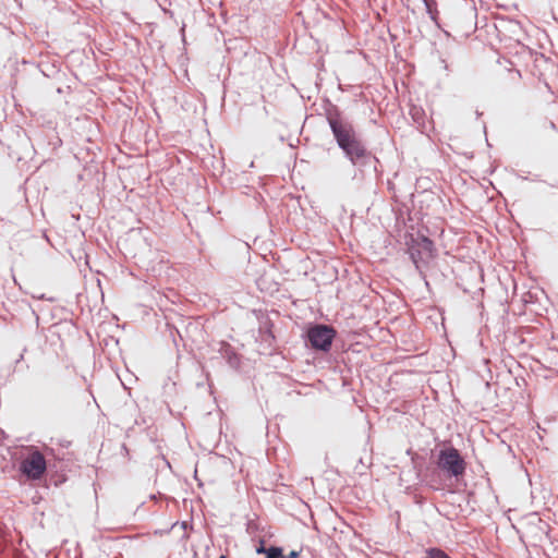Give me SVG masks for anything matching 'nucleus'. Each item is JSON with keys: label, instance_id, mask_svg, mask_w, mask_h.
<instances>
[{"label": "nucleus", "instance_id": "obj_1", "mask_svg": "<svg viewBox=\"0 0 558 558\" xmlns=\"http://www.w3.org/2000/svg\"><path fill=\"white\" fill-rule=\"evenodd\" d=\"M324 114L332 137L344 158L360 172L377 173L378 158L367 149L353 122L330 100L324 106Z\"/></svg>", "mask_w": 558, "mask_h": 558}, {"label": "nucleus", "instance_id": "obj_2", "mask_svg": "<svg viewBox=\"0 0 558 558\" xmlns=\"http://www.w3.org/2000/svg\"><path fill=\"white\" fill-rule=\"evenodd\" d=\"M338 335L336 328L331 325L322 323H308L302 333L305 345L322 353H328Z\"/></svg>", "mask_w": 558, "mask_h": 558}, {"label": "nucleus", "instance_id": "obj_3", "mask_svg": "<svg viewBox=\"0 0 558 558\" xmlns=\"http://www.w3.org/2000/svg\"><path fill=\"white\" fill-rule=\"evenodd\" d=\"M436 465L448 477H462L466 471V462L463 456L453 446H445L439 450Z\"/></svg>", "mask_w": 558, "mask_h": 558}, {"label": "nucleus", "instance_id": "obj_4", "mask_svg": "<svg viewBox=\"0 0 558 558\" xmlns=\"http://www.w3.org/2000/svg\"><path fill=\"white\" fill-rule=\"evenodd\" d=\"M19 471L27 481H39L47 472V461L44 454L33 447L26 458L20 462Z\"/></svg>", "mask_w": 558, "mask_h": 558}, {"label": "nucleus", "instance_id": "obj_5", "mask_svg": "<svg viewBox=\"0 0 558 558\" xmlns=\"http://www.w3.org/2000/svg\"><path fill=\"white\" fill-rule=\"evenodd\" d=\"M219 353L222 356V359H225L227 361L228 365L231 368L238 369L240 367V365H241L240 355L235 352L234 348L231 344H229L227 342H221Z\"/></svg>", "mask_w": 558, "mask_h": 558}, {"label": "nucleus", "instance_id": "obj_6", "mask_svg": "<svg viewBox=\"0 0 558 558\" xmlns=\"http://www.w3.org/2000/svg\"><path fill=\"white\" fill-rule=\"evenodd\" d=\"M410 259L415 266V269L420 272V276L425 279V274L423 268L428 264V259L426 256L420 251L416 246L412 245L409 248Z\"/></svg>", "mask_w": 558, "mask_h": 558}, {"label": "nucleus", "instance_id": "obj_7", "mask_svg": "<svg viewBox=\"0 0 558 558\" xmlns=\"http://www.w3.org/2000/svg\"><path fill=\"white\" fill-rule=\"evenodd\" d=\"M413 245L422 251L428 260L434 257V242L428 236L422 235Z\"/></svg>", "mask_w": 558, "mask_h": 558}, {"label": "nucleus", "instance_id": "obj_8", "mask_svg": "<svg viewBox=\"0 0 558 558\" xmlns=\"http://www.w3.org/2000/svg\"><path fill=\"white\" fill-rule=\"evenodd\" d=\"M410 116L417 125H424L425 123V111L418 106H412L410 108Z\"/></svg>", "mask_w": 558, "mask_h": 558}, {"label": "nucleus", "instance_id": "obj_9", "mask_svg": "<svg viewBox=\"0 0 558 558\" xmlns=\"http://www.w3.org/2000/svg\"><path fill=\"white\" fill-rule=\"evenodd\" d=\"M423 558H451L446 551L438 547H429L425 549Z\"/></svg>", "mask_w": 558, "mask_h": 558}, {"label": "nucleus", "instance_id": "obj_10", "mask_svg": "<svg viewBox=\"0 0 558 558\" xmlns=\"http://www.w3.org/2000/svg\"><path fill=\"white\" fill-rule=\"evenodd\" d=\"M265 558H284L282 547L269 546L267 550H265Z\"/></svg>", "mask_w": 558, "mask_h": 558}, {"label": "nucleus", "instance_id": "obj_11", "mask_svg": "<svg viewBox=\"0 0 558 558\" xmlns=\"http://www.w3.org/2000/svg\"><path fill=\"white\" fill-rule=\"evenodd\" d=\"M426 12L428 13L430 20L437 24L438 11L436 0H434V3L430 5V9H426Z\"/></svg>", "mask_w": 558, "mask_h": 558}, {"label": "nucleus", "instance_id": "obj_12", "mask_svg": "<svg viewBox=\"0 0 558 558\" xmlns=\"http://www.w3.org/2000/svg\"><path fill=\"white\" fill-rule=\"evenodd\" d=\"M531 181L532 182H543V183H546L547 185H549L550 187L558 189V182L547 183L546 181L542 180L538 174H535L533 178H531Z\"/></svg>", "mask_w": 558, "mask_h": 558}, {"label": "nucleus", "instance_id": "obj_13", "mask_svg": "<svg viewBox=\"0 0 558 558\" xmlns=\"http://www.w3.org/2000/svg\"><path fill=\"white\" fill-rule=\"evenodd\" d=\"M300 555L296 550H291L288 556L284 555V558H298Z\"/></svg>", "mask_w": 558, "mask_h": 558}, {"label": "nucleus", "instance_id": "obj_14", "mask_svg": "<svg viewBox=\"0 0 558 558\" xmlns=\"http://www.w3.org/2000/svg\"><path fill=\"white\" fill-rule=\"evenodd\" d=\"M547 126L550 130L558 132V128H557V125H556V123L554 121H547Z\"/></svg>", "mask_w": 558, "mask_h": 558}, {"label": "nucleus", "instance_id": "obj_15", "mask_svg": "<svg viewBox=\"0 0 558 558\" xmlns=\"http://www.w3.org/2000/svg\"><path fill=\"white\" fill-rule=\"evenodd\" d=\"M426 9H430V5L434 3V0H422Z\"/></svg>", "mask_w": 558, "mask_h": 558}, {"label": "nucleus", "instance_id": "obj_16", "mask_svg": "<svg viewBox=\"0 0 558 558\" xmlns=\"http://www.w3.org/2000/svg\"><path fill=\"white\" fill-rule=\"evenodd\" d=\"M512 78H517V80H520L521 78V72L519 70H514L513 71V77Z\"/></svg>", "mask_w": 558, "mask_h": 558}, {"label": "nucleus", "instance_id": "obj_17", "mask_svg": "<svg viewBox=\"0 0 558 558\" xmlns=\"http://www.w3.org/2000/svg\"><path fill=\"white\" fill-rule=\"evenodd\" d=\"M265 550H267V548H266V547H264V545H263V544H260V546L256 549V551H257L258 554H260V553H264V554H265Z\"/></svg>", "mask_w": 558, "mask_h": 558}, {"label": "nucleus", "instance_id": "obj_18", "mask_svg": "<svg viewBox=\"0 0 558 558\" xmlns=\"http://www.w3.org/2000/svg\"><path fill=\"white\" fill-rule=\"evenodd\" d=\"M269 327H271V325H270ZM267 333H268V336H269V337H271L272 339L275 338V337H274V335H272V332H271V330H270V328H267Z\"/></svg>", "mask_w": 558, "mask_h": 558}, {"label": "nucleus", "instance_id": "obj_19", "mask_svg": "<svg viewBox=\"0 0 558 558\" xmlns=\"http://www.w3.org/2000/svg\"><path fill=\"white\" fill-rule=\"evenodd\" d=\"M522 180H525V181H531V178L527 177V175H524V177H520Z\"/></svg>", "mask_w": 558, "mask_h": 558}, {"label": "nucleus", "instance_id": "obj_20", "mask_svg": "<svg viewBox=\"0 0 558 558\" xmlns=\"http://www.w3.org/2000/svg\"><path fill=\"white\" fill-rule=\"evenodd\" d=\"M41 72H43V74H44L45 76H49V74H48V73H46L44 70H41Z\"/></svg>", "mask_w": 558, "mask_h": 558}, {"label": "nucleus", "instance_id": "obj_21", "mask_svg": "<svg viewBox=\"0 0 558 558\" xmlns=\"http://www.w3.org/2000/svg\"><path fill=\"white\" fill-rule=\"evenodd\" d=\"M218 558H227L225 555L219 556Z\"/></svg>", "mask_w": 558, "mask_h": 558}]
</instances>
